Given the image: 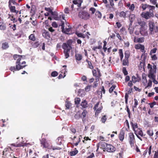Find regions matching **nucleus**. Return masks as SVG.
Returning <instances> with one entry per match:
<instances>
[{"label":"nucleus","mask_w":158,"mask_h":158,"mask_svg":"<svg viewBox=\"0 0 158 158\" xmlns=\"http://www.w3.org/2000/svg\"><path fill=\"white\" fill-rule=\"evenodd\" d=\"M126 93L125 96H127L128 98H129V95L131 94L132 93V89H129V90L127 91Z\"/></svg>","instance_id":"obj_46"},{"label":"nucleus","mask_w":158,"mask_h":158,"mask_svg":"<svg viewBox=\"0 0 158 158\" xmlns=\"http://www.w3.org/2000/svg\"><path fill=\"white\" fill-rule=\"evenodd\" d=\"M9 7L10 9V11L12 13H15L17 14L18 11L15 10V6H12L11 5H9Z\"/></svg>","instance_id":"obj_24"},{"label":"nucleus","mask_w":158,"mask_h":158,"mask_svg":"<svg viewBox=\"0 0 158 158\" xmlns=\"http://www.w3.org/2000/svg\"><path fill=\"white\" fill-rule=\"evenodd\" d=\"M142 8L143 10H145L147 8H148L149 9V11H150V10H154L155 8V7L153 6L144 4L142 5Z\"/></svg>","instance_id":"obj_18"},{"label":"nucleus","mask_w":158,"mask_h":158,"mask_svg":"<svg viewBox=\"0 0 158 158\" xmlns=\"http://www.w3.org/2000/svg\"><path fill=\"white\" fill-rule=\"evenodd\" d=\"M95 15L96 17L99 19H101L102 17V14L100 12L97 11L96 12Z\"/></svg>","instance_id":"obj_43"},{"label":"nucleus","mask_w":158,"mask_h":158,"mask_svg":"<svg viewBox=\"0 0 158 158\" xmlns=\"http://www.w3.org/2000/svg\"><path fill=\"white\" fill-rule=\"evenodd\" d=\"M78 152V151L77 149L76 148H75V150L73 151L70 152L69 154L71 156H73L76 155Z\"/></svg>","instance_id":"obj_30"},{"label":"nucleus","mask_w":158,"mask_h":158,"mask_svg":"<svg viewBox=\"0 0 158 158\" xmlns=\"http://www.w3.org/2000/svg\"><path fill=\"white\" fill-rule=\"evenodd\" d=\"M81 99L79 98H76L75 99V104L78 105L80 104Z\"/></svg>","instance_id":"obj_44"},{"label":"nucleus","mask_w":158,"mask_h":158,"mask_svg":"<svg viewBox=\"0 0 158 158\" xmlns=\"http://www.w3.org/2000/svg\"><path fill=\"white\" fill-rule=\"evenodd\" d=\"M126 6L129 8V9L131 11H133L135 9V6L134 4H130V3H127L126 4Z\"/></svg>","instance_id":"obj_21"},{"label":"nucleus","mask_w":158,"mask_h":158,"mask_svg":"<svg viewBox=\"0 0 158 158\" xmlns=\"http://www.w3.org/2000/svg\"><path fill=\"white\" fill-rule=\"evenodd\" d=\"M118 86V85L117 83H115V84H109V86L110 87V89H114L116 88H118L117 87Z\"/></svg>","instance_id":"obj_38"},{"label":"nucleus","mask_w":158,"mask_h":158,"mask_svg":"<svg viewBox=\"0 0 158 158\" xmlns=\"http://www.w3.org/2000/svg\"><path fill=\"white\" fill-rule=\"evenodd\" d=\"M64 11L65 14H68L69 13V10L68 7H65L64 10Z\"/></svg>","instance_id":"obj_64"},{"label":"nucleus","mask_w":158,"mask_h":158,"mask_svg":"<svg viewBox=\"0 0 158 158\" xmlns=\"http://www.w3.org/2000/svg\"><path fill=\"white\" fill-rule=\"evenodd\" d=\"M23 57H24V56H22L17 55H15L14 56V59L15 60H17L16 62V64H20V61H21V59Z\"/></svg>","instance_id":"obj_15"},{"label":"nucleus","mask_w":158,"mask_h":158,"mask_svg":"<svg viewBox=\"0 0 158 158\" xmlns=\"http://www.w3.org/2000/svg\"><path fill=\"white\" fill-rule=\"evenodd\" d=\"M75 56L76 59L77 60H81L82 58L81 55L78 53L76 54Z\"/></svg>","instance_id":"obj_31"},{"label":"nucleus","mask_w":158,"mask_h":158,"mask_svg":"<svg viewBox=\"0 0 158 158\" xmlns=\"http://www.w3.org/2000/svg\"><path fill=\"white\" fill-rule=\"evenodd\" d=\"M134 133L137 137L141 141L142 140V139L139 136L140 135L141 137H143L145 135V134L144 135L143 132L141 128H139L136 129V130H134Z\"/></svg>","instance_id":"obj_8"},{"label":"nucleus","mask_w":158,"mask_h":158,"mask_svg":"<svg viewBox=\"0 0 158 158\" xmlns=\"http://www.w3.org/2000/svg\"><path fill=\"white\" fill-rule=\"evenodd\" d=\"M123 65H128V59H125L123 60Z\"/></svg>","instance_id":"obj_42"},{"label":"nucleus","mask_w":158,"mask_h":158,"mask_svg":"<svg viewBox=\"0 0 158 158\" xmlns=\"http://www.w3.org/2000/svg\"><path fill=\"white\" fill-rule=\"evenodd\" d=\"M107 119L106 116L105 115H103L101 118V121L102 123H105Z\"/></svg>","instance_id":"obj_49"},{"label":"nucleus","mask_w":158,"mask_h":158,"mask_svg":"<svg viewBox=\"0 0 158 158\" xmlns=\"http://www.w3.org/2000/svg\"><path fill=\"white\" fill-rule=\"evenodd\" d=\"M70 138L73 140V145L76 146H77L81 141V138L80 137L77 138L76 136H74L73 138L71 137Z\"/></svg>","instance_id":"obj_14"},{"label":"nucleus","mask_w":158,"mask_h":158,"mask_svg":"<svg viewBox=\"0 0 158 158\" xmlns=\"http://www.w3.org/2000/svg\"><path fill=\"white\" fill-rule=\"evenodd\" d=\"M140 33L142 36H145L147 35V32L144 27H141L139 29Z\"/></svg>","instance_id":"obj_20"},{"label":"nucleus","mask_w":158,"mask_h":158,"mask_svg":"<svg viewBox=\"0 0 158 158\" xmlns=\"http://www.w3.org/2000/svg\"><path fill=\"white\" fill-rule=\"evenodd\" d=\"M119 56L120 58V59H121V60H122L123 58V50L122 49H120L119 50Z\"/></svg>","instance_id":"obj_47"},{"label":"nucleus","mask_w":158,"mask_h":158,"mask_svg":"<svg viewBox=\"0 0 158 158\" xmlns=\"http://www.w3.org/2000/svg\"><path fill=\"white\" fill-rule=\"evenodd\" d=\"M123 72L125 75H127L128 74V72L125 67H123Z\"/></svg>","instance_id":"obj_55"},{"label":"nucleus","mask_w":158,"mask_h":158,"mask_svg":"<svg viewBox=\"0 0 158 158\" xmlns=\"http://www.w3.org/2000/svg\"><path fill=\"white\" fill-rule=\"evenodd\" d=\"M147 134L150 137L154 135L153 130L151 129H149L147 130L146 131Z\"/></svg>","instance_id":"obj_27"},{"label":"nucleus","mask_w":158,"mask_h":158,"mask_svg":"<svg viewBox=\"0 0 158 158\" xmlns=\"http://www.w3.org/2000/svg\"><path fill=\"white\" fill-rule=\"evenodd\" d=\"M130 56V52L129 51H127L125 52V59H128Z\"/></svg>","instance_id":"obj_45"},{"label":"nucleus","mask_w":158,"mask_h":158,"mask_svg":"<svg viewBox=\"0 0 158 158\" xmlns=\"http://www.w3.org/2000/svg\"><path fill=\"white\" fill-rule=\"evenodd\" d=\"M61 149V148H60L59 147H52V149L53 150H60Z\"/></svg>","instance_id":"obj_58"},{"label":"nucleus","mask_w":158,"mask_h":158,"mask_svg":"<svg viewBox=\"0 0 158 158\" xmlns=\"http://www.w3.org/2000/svg\"><path fill=\"white\" fill-rule=\"evenodd\" d=\"M156 50L157 48H155L152 49L150 52V55H152V54L155 53L156 52Z\"/></svg>","instance_id":"obj_54"},{"label":"nucleus","mask_w":158,"mask_h":158,"mask_svg":"<svg viewBox=\"0 0 158 158\" xmlns=\"http://www.w3.org/2000/svg\"><path fill=\"white\" fill-rule=\"evenodd\" d=\"M102 109V106L100 107L98 109L96 110L95 113V116H97L98 115V114L99 113L101 112V110Z\"/></svg>","instance_id":"obj_36"},{"label":"nucleus","mask_w":158,"mask_h":158,"mask_svg":"<svg viewBox=\"0 0 158 158\" xmlns=\"http://www.w3.org/2000/svg\"><path fill=\"white\" fill-rule=\"evenodd\" d=\"M147 68L149 70L148 74V77L149 78H154L155 75L154 74L156 73V66L154 64H153L152 65L148 64Z\"/></svg>","instance_id":"obj_1"},{"label":"nucleus","mask_w":158,"mask_h":158,"mask_svg":"<svg viewBox=\"0 0 158 158\" xmlns=\"http://www.w3.org/2000/svg\"><path fill=\"white\" fill-rule=\"evenodd\" d=\"M87 113L88 112L87 111L85 110H84L81 114V117L83 121H84V119L85 118Z\"/></svg>","instance_id":"obj_28"},{"label":"nucleus","mask_w":158,"mask_h":158,"mask_svg":"<svg viewBox=\"0 0 158 158\" xmlns=\"http://www.w3.org/2000/svg\"><path fill=\"white\" fill-rule=\"evenodd\" d=\"M107 144L108 143L105 142L99 143L97 145V151L98 150L100 146L101 148L103 149L104 151H105V148H106V145H107Z\"/></svg>","instance_id":"obj_13"},{"label":"nucleus","mask_w":158,"mask_h":158,"mask_svg":"<svg viewBox=\"0 0 158 158\" xmlns=\"http://www.w3.org/2000/svg\"><path fill=\"white\" fill-rule=\"evenodd\" d=\"M6 28V26L5 24L2 23H0V29L5 30Z\"/></svg>","instance_id":"obj_41"},{"label":"nucleus","mask_w":158,"mask_h":158,"mask_svg":"<svg viewBox=\"0 0 158 158\" xmlns=\"http://www.w3.org/2000/svg\"><path fill=\"white\" fill-rule=\"evenodd\" d=\"M74 118L77 119H79L80 118H81V113L80 112L78 111L75 115Z\"/></svg>","instance_id":"obj_32"},{"label":"nucleus","mask_w":158,"mask_h":158,"mask_svg":"<svg viewBox=\"0 0 158 158\" xmlns=\"http://www.w3.org/2000/svg\"><path fill=\"white\" fill-rule=\"evenodd\" d=\"M140 80V78L138 76L135 77L133 76L132 77V81L134 83H135L137 82H139Z\"/></svg>","instance_id":"obj_23"},{"label":"nucleus","mask_w":158,"mask_h":158,"mask_svg":"<svg viewBox=\"0 0 158 158\" xmlns=\"http://www.w3.org/2000/svg\"><path fill=\"white\" fill-rule=\"evenodd\" d=\"M151 56V58L153 60H156L157 59V57H156L155 54L152 55Z\"/></svg>","instance_id":"obj_61"},{"label":"nucleus","mask_w":158,"mask_h":158,"mask_svg":"<svg viewBox=\"0 0 158 158\" xmlns=\"http://www.w3.org/2000/svg\"><path fill=\"white\" fill-rule=\"evenodd\" d=\"M140 51L142 52H143L144 53L145 52V47L143 45H142L141 46V47H140Z\"/></svg>","instance_id":"obj_63"},{"label":"nucleus","mask_w":158,"mask_h":158,"mask_svg":"<svg viewBox=\"0 0 158 158\" xmlns=\"http://www.w3.org/2000/svg\"><path fill=\"white\" fill-rule=\"evenodd\" d=\"M62 31L64 33L66 34H72L73 33L72 31V28L70 26H68V28H65Z\"/></svg>","instance_id":"obj_17"},{"label":"nucleus","mask_w":158,"mask_h":158,"mask_svg":"<svg viewBox=\"0 0 158 158\" xmlns=\"http://www.w3.org/2000/svg\"><path fill=\"white\" fill-rule=\"evenodd\" d=\"M72 104L70 103V102L69 101L66 100L65 101V106L66 107V109H69L70 107L71 106Z\"/></svg>","instance_id":"obj_33"},{"label":"nucleus","mask_w":158,"mask_h":158,"mask_svg":"<svg viewBox=\"0 0 158 158\" xmlns=\"http://www.w3.org/2000/svg\"><path fill=\"white\" fill-rule=\"evenodd\" d=\"M42 35L46 39H49L50 38V35L49 32L44 30L43 32Z\"/></svg>","instance_id":"obj_22"},{"label":"nucleus","mask_w":158,"mask_h":158,"mask_svg":"<svg viewBox=\"0 0 158 158\" xmlns=\"http://www.w3.org/2000/svg\"><path fill=\"white\" fill-rule=\"evenodd\" d=\"M86 61H87L88 62L89 67V68H90V69H93V66L92 65L91 62L90 61H87V60H86Z\"/></svg>","instance_id":"obj_60"},{"label":"nucleus","mask_w":158,"mask_h":158,"mask_svg":"<svg viewBox=\"0 0 158 158\" xmlns=\"http://www.w3.org/2000/svg\"><path fill=\"white\" fill-rule=\"evenodd\" d=\"M128 11H127L126 12L123 11H121L120 13V16L123 18H125L126 16V12H127Z\"/></svg>","instance_id":"obj_37"},{"label":"nucleus","mask_w":158,"mask_h":158,"mask_svg":"<svg viewBox=\"0 0 158 158\" xmlns=\"http://www.w3.org/2000/svg\"><path fill=\"white\" fill-rule=\"evenodd\" d=\"M66 65H64L63 66V67L65 68H64V70H62V72H61V73H62L63 72L64 73V76H63V75L61 74H60L59 75V76L58 77V78L59 79H60L61 78H62V77L64 78V77H65V76H66L65 73L67 72V69L66 68Z\"/></svg>","instance_id":"obj_19"},{"label":"nucleus","mask_w":158,"mask_h":158,"mask_svg":"<svg viewBox=\"0 0 158 158\" xmlns=\"http://www.w3.org/2000/svg\"><path fill=\"white\" fill-rule=\"evenodd\" d=\"M78 16L80 18L85 20L89 19L90 17L89 13L84 11L80 12L79 13Z\"/></svg>","instance_id":"obj_7"},{"label":"nucleus","mask_w":158,"mask_h":158,"mask_svg":"<svg viewBox=\"0 0 158 158\" xmlns=\"http://www.w3.org/2000/svg\"><path fill=\"white\" fill-rule=\"evenodd\" d=\"M76 34L79 37L85 38V35L82 33H80L77 32H76Z\"/></svg>","instance_id":"obj_39"},{"label":"nucleus","mask_w":158,"mask_h":158,"mask_svg":"<svg viewBox=\"0 0 158 158\" xmlns=\"http://www.w3.org/2000/svg\"><path fill=\"white\" fill-rule=\"evenodd\" d=\"M131 124L132 125V129L134 131V130H136V129L139 128H138V124L137 123L133 124L132 122H131Z\"/></svg>","instance_id":"obj_34"},{"label":"nucleus","mask_w":158,"mask_h":158,"mask_svg":"<svg viewBox=\"0 0 158 158\" xmlns=\"http://www.w3.org/2000/svg\"><path fill=\"white\" fill-rule=\"evenodd\" d=\"M142 79L143 83L145 86V88H149L152 85V81L151 79H149L148 81H147L146 79V75L143 73L142 75Z\"/></svg>","instance_id":"obj_4"},{"label":"nucleus","mask_w":158,"mask_h":158,"mask_svg":"<svg viewBox=\"0 0 158 158\" xmlns=\"http://www.w3.org/2000/svg\"><path fill=\"white\" fill-rule=\"evenodd\" d=\"M138 23L141 27H144L145 25V22L144 21L138 22Z\"/></svg>","instance_id":"obj_48"},{"label":"nucleus","mask_w":158,"mask_h":158,"mask_svg":"<svg viewBox=\"0 0 158 158\" xmlns=\"http://www.w3.org/2000/svg\"><path fill=\"white\" fill-rule=\"evenodd\" d=\"M134 104L133 107V108H135L138 105V102L137 100L135 98L134 99Z\"/></svg>","instance_id":"obj_52"},{"label":"nucleus","mask_w":158,"mask_h":158,"mask_svg":"<svg viewBox=\"0 0 158 158\" xmlns=\"http://www.w3.org/2000/svg\"><path fill=\"white\" fill-rule=\"evenodd\" d=\"M124 123L125 125H126V126L127 127L128 129H129L130 128V127H129V122H128L127 120L126 119L125 120Z\"/></svg>","instance_id":"obj_62"},{"label":"nucleus","mask_w":158,"mask_h":158,"mask_svg":"<svg viewBox=\"0 0 158 158\" xmlns=\"http://www.w3.org/2000/svg\"><path fill=\"white\" fill-rule=\"evenodd\" d=\"M142 44H136L135 45V48L136 49H139L140 48V47H141Z\"/></svg>","instance_id":"obj_56"},{"label":"nucleus","mask_w":158,"mask_h":158,"mask_svg":"<svg viewBox=\"0 0 158 158\" xmlns=\"http://www.w3.org/2000/svg\"><path fill=\"white\" fill-rule=\"evenodd\" d=\"M10 151L12 150L10 147L8 146L5 148L3 151V158H9L10 156Z\"/></svg>","instance_id":"obj_6"},{"label":"nucleus","mask_w":158,"mask_h":158,"mask_svg":"<svg viewBox=\"0 0 158 158\" xmlns=\"http://www.w3.org/2000/svg\"><path fill=\"white\" fill-rule=\"evenodd\" d=\"M84 140H83V142L84 143H86V141L88 140H91V139L89 138L88 137H85L84 138Z\"/></svg>","instance_id":"obj_53"},{"label":"nucleus","mask_w":158,"mask_h":158,"mask_svg":"<svg viewBox=\"0 0 158 158\" xmlns=\"http://www.w3.org/2000/svg\"><path fill=\"white\" fill-rule=\"evenodd\" d=\"M26 66V65H21V64H16L15 68V67H11L10 68V69L12 71L14 72L15 71L19 70L21 69H23Z\"/></svg>","instance_id":"obj_11"},{"label":"nucleus","mask_w":158,"mask_h":158,"mask_svg":"<svg viewBox=\"0 0 158 158\" xmlns=\"http://www.w3.org/2000/svg\"><path fill=\"white\" fill-rule=\"evenodd\" d=\"M98 80V78L96 79V81L94 82L93 85H88L85 88V89H90L91 88H96L98 86V83L97 82Z\"/></svg>","instance_id":"obj_16"},{"label":"nucleus","mask_w":158,"mask_h":158,"mask_svg":"<svg viewBox=\"0 0 158 158\" xmlns=\"http://www.w3.org/2000/svg\"><path fill=\"white\" fill-rule=\"evenodd\" d=\"M81 106L83 109L86 108L88 106L87 102L85 100L82 101L81 104Z\"/></svg>","instance_id":"obj_25"},{"label":"nucleus","mask_w":158,"mask_h":158,"mask_svg":"<svg viewBox=\"0 0 158 158\" xmlns=\"http://www.w3.org/2000/svg\"><path fill=\"white\" fill-rule=\"evenodd\" d=\"M105 150L108 152H113L115 151L116 148L112 145L107 144L106 148H105Z\"/></svg>","instance_id":"obj_12"},{"label":"nucleus","mask_w":158,"mask_h":158,"mask_svg":"<svg viewBox=\"0 0 158 158\" xmlns=\"http://www.w3.org/2000/svg\"><path fill=\"white\" fill-rule=\"evenodd\" d=\"M149 33L152 35H154L156 33L158 32V27L155 26L154 23L150 22L149 23Z\"/></svg>","instance_id":"obj_3"},{"label":"nucleus","mask_w":158,"mask_h":158,"mask_svg":"<svg viewBox=\"0 0 158 158\" xmlns=\"http://www.w3.org/2000/svg\"><path fill=\"white\" fill-rule=\"evenodd\" d=\"M62 47L64 50V53L65 58H68L69 56L70 50L71 49V47L70 44L68 42L67 44L64 43L62 45Z\"/></svg>","instance_id":"obj_2"},{"label":"nucleus","mask_w":158,"mask_h":158,"mask_svg":"<svg viewBox=\"0 0 158 158\" xmlns=\"http://www.w3.org/2000/svg\"><path fill=\"white\" fill-rule=\"evenodd\" d=\"M129 142L131 147L134 146L135 142V136L132 133L129 134Z\"/></svg>","instance_id":"obj_10"},{"label":"nucleus","mask_w":158,"mask_h":158,"mask_svg":"<svg viewBox=\"0 0 158 158\" xmlns=\"http://www.w3.org/2000/svg\"><path fill=\"white\" fill-rule=\"evenodd\" d=\"M58 73L56 71H54L52 73L51 76L52 77H55L57 76L58 75Z\"/></svg>","instance_id":"obj_57"},{"label":"nucleus","mask_w":158,"mask_h":158,"mask_svg":"<svg viewBox=\"0 0 158 158\" xmlns=\"http://www.w3.org/2000/svg\"><path fill=\"white\" fill-rule=\"evenodd\" d=\"M144 38L143 37H140L138 38L137 40V42L138 43H142L144 41Z\"/></svg>","instance_id":"obj_51"},{"label":"nucleus","mask_w":158,"mask_h":158,"mask_svg":"<svg viewBox=\"0 0 158 158\" xmlns=\"http://www.w3.org/2000/svg\"><path fill=\"white\" fill-rule=\"evenodd\" d=\"M135 17V15L134 14H131L129 15V19L130 22L132 23L134 21Z\"/></svg>","instance_id":"obj_35"},{"label":"nucleus","mask_w":158,"mask_h":158,"mask_svg":"<svg viewBox=\"0 0 158 158\" xmlns=\"http://www.w3.org/2000/svg\"><path fill=\"white\" fill-rule=\"evenodd\" d=\"M8 47H9V45H8L7 43L6 42H5V43H2V48L3 49H6L8 48Z\"/></svg>","instance_id":"obj_40"},{"label":"nucleus","mask_w":158,"mask_h":158,"mask_svg":"<svg viewBox=\"0 0 158 158\" xmlns=\"http://www.w3.org/2000/svg\"><path fill=\"white\" fill-rule=\"evenodd\" d=\"M124 133L123 131H121L119 134V138L120 139V140L122 142L123 141V140L124 139Z\"/></svg>","instance_id":"obj_29"},{"label":"nucleus","mask_w":158,"mask_h":158,"mask_svg":"<svg viewBox=\"0 0 158 158\" xmlns=\"http://www.w3.org/2000/svg\"><path fill=\"white\" fill-rule=\"evenodd\" d=\"M10 145L12 146H14L15 147H22L24 146L23 143L21 142L19 143H13L10 144Z\"/></svg>","instance_id":"obj_26"},{"label":"nucleus","mask_w":158,"mask_h":158,"mask_svg":"<svg viewBox=\"0 0 158 158\" xmlns=\"http://www.w3.org/2000/svg\"><path fill=\"white\" fill-rule=\"evenodd\" d=\"M151 11H147L145 13L142 12L141 14V16L146 19H148L151 17H153L154 16L153 13Z\"/></svg>","instance_id":"obj_9"},{"label":"nucleus","mask_w":158,"mask_h":158,"mask_svg":"<svg viewBox=\"0 0 158 158\" xmlns=\"http://www.w3.org/2000/svg\"><path fill=\"white\" fill-rule=\"evenodd\" d=\"M40 146L43 148H47L49 149H51L52 145H51L45 138H42L40 140Z\"/></svg>","instance_id":"obj_5"},{"label":"nucleus","mask_w":158,"mask_h":158,"mask_svg":"<svg viewBox=\"0 0 158 158\" xmlns=\"http://www.w3.org/2000/svg\"><path fill=\"white\" fill-rule=\"evenodd\" d=\"M150 79H151L152 80L153 82L156 84H157L158 83V81L155 79V75H154V78H149Z\"/></svg>","instance_id":"obj_59"},{"label":"nucleus","mask_w":158,"mask_h":158,"mask_svg":"<svg viewBox=\"0 0 158 158\" xmlns=\"http://www.w3.org/2000/svg\"><path fill=\"white\" fill-rule=\"evenodd\" d=\"M29 38L30 40H31L32 41H34L35 39V37L34 35L33 34H31L29 36Z\"/></svg>","instance_id":"obj_50"}]
</instances>
